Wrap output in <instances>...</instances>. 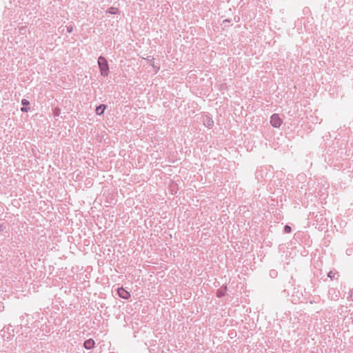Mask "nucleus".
Here are the masks:
<instances>
[{
    "label": "nucleus",
    "mask_w": 353,
    "mask_h": 353,
    "mask_svg": "<svg viewBox=\"0 0 353 353\" xmlns=\"http://www.w3.org/2000/svg\"><path fill=\"white\" fill-rule=\"evenodd\" d=\"M332 291L335 292V290H334V289H331V290H330L329 293H330V294H331V292H332Z\"/></svg>",
    "instance_id": "obj_18"
},
{
    "label": "nucleus",
    "mask_w": 353,
    "mask_h": 353,
    "mask_svg": "<svg viewBox=\"0 0 353 353\" xmlns=\"http://www.w3.org/2000/svg\"><path fill=\"white\" fill-rule=\"evenodd\" d=\"M98 65L101 75L104 77H107L109 74V64L107 59L104 57L100 56L98 58Z\"/></svg>",
    "instance_id": "obj_1"
},
{
    "label": "nucleus",
    "mask_w": 353,
    "mask_h": 353,
    "mask_svg": "<svg viewBox=\"0 0 353 353\" xmlns=\"http://www.w3.org/2000/svg\"><path fill=\"white\" fill-rule=\"evenodd\" d=\"M1 335L5 339L6 338L7 340L9 339H12V337L14 336V329L12 325H9L8 327H4L1 331Z\"/></svg>",
    "instance_id": "obj_2"
},
{
    "label": "nucleus",
    "mask_w": 353,
    "mask_h": 353,
    "mask_svg": "<svg viewBox=\"0 0 353 353\" xmlns=\"http://www.w3.org/2000/svg\"><path fill=\"white\" fill-rule=\"evenodd\" d=\"M226 288L225 289H219L216 292V296L218 297H223L225 294Z\"/></svg>",
    "instance_id": "obj_10"
},
{
    "label": "nucleus",
    "mask_w": 353,
    "mask_h": 353,
    "mask_svg": "<svg viewBox=\"0 0 353 353\" xmlns=\"http://www.w3.org/2000/svg\"><path fill=\"white\" fill-rule=\"evenodd\" d=\"M21 104L23 106L27 107L28 105H30V101L26 99H23L21 100Z\"/></svg>",
    "instance_id": "obj_12"
},
{
    "label": "nucleus",
    "mask_w": 353,
    "mask_h": 353,
    "mask_svg": "<svg viewBox=\"0 0 353 353\" xmlns=\"http://www.w3.org/2000/svg\"><path fill=\"white\" fill-rule=\"evenodd\" d=\"M203 123L208 128H211L214 125V121L210 117L206 116L203 120Z\"/></svg>",
    "instance_id": "obj_6"
},
{
    "label": "nucleus",
    "mask_w": 353,
    "mask_h": 353,
    "mask_svg": "<svg viewBox=\"0 0 353 353\" xmlns=\"http://www.w3.org/2000/svg\"><path fill=\"white\" fill-rule=\"evenodd\" d=\"M350 319H352V322L353 323V315L350 317Z\"/></svg>",
    "instance_id": "obj_20"
},
{
    "label": "nucleus",
    "mask_w": 353,
    "mask_h": 353,
    "mask_svg": "<svg viewBox=\"0 0 353 353\" xmlns=\"http://www.w3.org/2000/svg\"><path fill=\"white\" fill-rule=\"evenodd\" d=\"M106 12L111 14H117L119 12V10L117 8L110 7L106 10Z\"/></svg>",
    "instance_id": "obj_8"
},
{
    "label": "nucleus",
    "mask_w": 353,
    "mask_h": 353,
    "mask_svg": "<svg viewBox=\"0 0 353 353\" xmlns=\"http://www.w3.org/2000/svg\"><path fill=\"white\" fill-rule=\"evenodd\" d=\"M2 228H3V225L0 224V230H3Z\"/></svg>",
    "instance_id": "obj_19"
},
{
    "label": "nucleus",
    "mask_w": 353,
    "mask_h": 353,
    "mask_svg": "<svg viewBox=\"0 0 353 353\" xmlns=\"http://www.w3.org/2000/svg\"><path fill=\"white\" fill-rule=\"evenodd\" d=\"M117 294L119 297L123 299H128L130 297V293L125 290L123 287H120L117 290Z\"/></svg>",
    "instance_id": "obj_4"
},
{
    "label": "nucleus",
    "mask_w": 353,
    "mask_h": 353,
    "mask_svg": "<svg viewBox=\"0 0 353 353\" xmlns=\"http://www.w3.org/2000/svg\"><path fill=\"white\" fill-rule=\"evenodd\" d=\"M327 276L329 278H330L332 280V279H336L339 277V274L336 272H333L332 271H330L328 272V274H327Z\"/></svg>",
    "instance_id": "obj_9"
},
{
    "label": "nucleus",
    "mask_w": 353,
    "mask_h": 353,
    "mask_svg": "<svg viewBox=\"0 0 353 353\" xmlns=\"http://www.w3.org/2000/svg\"><path fill=\"white\" fill-rule=\"evenodd\" d=\"M337 298H338V295H337V294H336V296H335V299H337Z\"/></svg>",
    "instance_id": "obj_21"
},
{
    "label": "nucleus",
    "mask_w": 353,
    "mask_h": 353,
    "mask_svg": "<svg viewBox=\"0 0 353 353\" xmlns=\"http://www.w3.org/2000/svg\"><path fill=\"white\" fill-rule=\"evenodd\" d=\"M352 251V249H351V250H346V253H347V254H350V252H351Z\"/></svg>",
    "instance_id": "obj_17"
},
{
    "label": "nucleus",
    "mask_w": 353,
    "mask_h": 353,
    "mask_svg": "<svg viewBox=\"0 0 353 353\" xmlns=\"http://www.w3.org/2000/svg\"><path fill=\"white\" fill-rule=\"evenodd\" d=\"M67 30H68V32H70H70H72V30H73V28H72V26H67Z\"/></svg>",
    "instance_id": "obj_15"
},
{
    "label": "nucleus",
    "mask_w": 353,
    "mask_h": 353,
    "mask_svg": "<svg viewBox=\"0 0 353 353\" xmlns=\"http://www.w3.org/2000/svg\"><path fill=\"white\" fill-rule=\"evenodd\" d=\"M292 231L291 227L288 225H285L283 228L284 233H290Z\"/></svg>",
    "instance_id": "obj_11"
},
{
    "label": "nucleus",
    "mask_w": 353,
    "mask_h": 353,
    "mask_svg": "<svg viewBox=\"0 0 353 353\" xmlns=\"http://www.w3.org/2000/svg\"><path fill=\"white\" fill-rule=\"evenodd\" d=\"M106 108H107L106 105H105V104H100L96 108V113H97V114H98L99 116L102 115L103 114L105 110L106 109Z\"/></svg>",
    "instance_id": "obj_7"
},
{
    "label": "nucleus",
    "mask_w": 353,
    "mask_h": 353,
    "mask_svg": "<svg viewBox=\"0 0 353 353\" xmlns=\"http://www.w3.org/2000/svg\"><path fill=\"white\" fill-rule=\"evenodd\" d=\"M29 110H30L29 108H27V107H25V106H23V107L21 108V111L23 112H28Z\"/></svg>",
    "instance_id": "obj_14"
},
{
    "label": "nucleus",
    "mask_w": 353,
    "mask_h": 353,
    "mask_svg": "<svg viewBox=\"0 0 353 353\" xmlns=\"http://www.w3.org/2000/svg\"><path fill=\"white\" fill-rule=\"evenodd\" d=\"M95 345V342L93 339H89L84 341L83 346L87 350L92 349Z\"/></svg>",
    "instance_id": "obj_5"
},
{
    "label": "nucleus",
    "mask_w": 353,
    "mask_h": 353,
    "mask_svg": "<svg viewBox=\"0 0 353 353\" xmlns=\"http://www.w3.org/2000/svg\"><path fill=\"white\" fill-rule=\"evenodd\" d=\"M283 123L278 114H273L270 117V123L274 128H279Z\"/></svg>",
    "instance_id": "obj_3"
},
{
    "label": "nucleus",
    "mask_w": 353,
    "mask_h": 353,
    "mask_svg": "<svg viewBox=\"0 0 353 353\" xmlns=\"http://www.w3.org/2000/svg\"><path fill=\"white\" fill-rule=\"evenodd\" d=\"M276 274V272L275 270L270 271V276H274Z\"/></svg>",
    "instance_id": "obj_16"
},
{
    "label": "nucleus",
    "mask_w": 353,
    "mask_h": 353,
    "mask_svg": "<svg viewBox=\"0 0 353 353\" xmlns=\"http://www.w3.org/2000/svg\"><path fill=\"white\" fill-rule=\"evenodd\" d=\"M347 299H350L352 301H353V288L350 290Z\"/></svg>",
    "instance_id": "obj_13"
}]
</instances>
